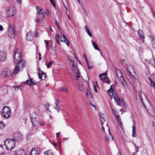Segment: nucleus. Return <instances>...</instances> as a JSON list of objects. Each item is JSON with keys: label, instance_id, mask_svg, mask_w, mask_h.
I'll return each mask as SVG.
<instances>
[{"label": "nucleus", "instance_id": "nucleus-1", "mask_svg": "<svg viewBox=\"0 0 155 155\" xmlns=\"http://www.w3.org/2000/svg\"><path fill=\"white\" fill-rule=\"evenodd\" d=\"M116 85V83L111 85L110 89L107 91V94L109 96L112 95L117 104L119 106H121L124 102L123 100L120 99L117 93L115 91H113V87Z\"/></svg>", "mask_w": 155, "mask_h": 155}, {"label": "nucleus", "instance_id": "nucleus-2", "mask_svg": "<svg viewBox=\"0 0 155 155\" xmlns=\"http://www.w3.org/2000/svg\"><path fill=\"white\" fill-rule=\"evenodd\" d=\"M5 144L7 149L11 150L13 149L15 145V142L14 140L6 139L4 141Z\"/></svg>", "mask_w": 155, "mask_h": 155}, {"label": "nucleus", "instance_id": "nucleus-3", "mask_svg": "<svg viewBox=\"0 0 155 155\" xmlns=\"http://www.w3.org/2000/svg\"><path fill=\"white\" fill-rule=\"evenodd\" d=\"M1 113L2 116L5 118H9L11 115L10 109L7 106L3 107Z\"/></svg>", "mask_w": 155, "mask_h": 155}, {"label": "nucleus", "instance_id": "nucleus-4", "mask_svg": "<svg viewBox=\"0 0 155 155\" xmlns=\"http://www.w3.org/2000/svg\"><path fill=\"white\" fill-rule=\"evenodd\" d=\"M25 62L23 60H21L19 61L17 65L15 67L13 74H12V77H14V75L18 73L19 71L20 68L24 67L25 66Z\"/></svg>", "mask_w": 155, "mask_h": 155}, {"label": "nucleus", "instance_id": "nucleus-5", "mask_svg": "<svg viewBox=\"0 0 155 155\" xmlns=\"http://www.w3.org/2000/svg\"><path fill=\"white\" fill-rule=\"evenodd\" d=\"M139 95L140 96L141 100L142 101L143 103V106L147 111L150 114H151V115L153 116H155V113H154V110L153 108V107L151 106V105L150 106L149 108H147V107L146 106V105L143 104V101H142V98L141 97V96L142 94V93L141 92H140L139 93Z\"/></svg>", "mask_w": 155, "mask_h": 155}, {"label": "nucleus", "instance_id": "nucleus-6", "mask_svg": "<svg viewBox=\"0 0 155 155\" xmlns=\"http://www.w3.org/2000/svg\"><path fill=\"white\" fill-rule=\"evenodd\" d=\"M16 13V10L13 7L8 8L6 11V15L7 16L11 17L14 16Z\"/></svg>", "mask_w": 155, "mask_h": 155}, {"label": "nucleus", "instance_id": "nucleus-7", "mask_svg": "<svg viewBox=\"0 0 155 155\" xmlns=\"http://www.w3.org/2000/svg\"><path fill=\"white\" fill-rule=\"evenodd\" d=\"M127 74L133 78H136V74L134 73V68L132 66L129 65L127 66Z\"/></svg>", "mask_w": 155, "mask_h": 155}, {"label": "nucleus", "instance_id": "nucleus-8", "mask_svg": "<svg viewBox=\"0 0 155 155\" xmlns=\"http://www.w3.org/2000/svg\"><path fill=\"white\" fill-rule=\"evenodd\" d=\"M8 31V36L9 37L12 38H13L15 37V33L14 29L12 25H9Z\"/></svg>", "mask_w": 155, "mask_h": 155}, {"label": "nucleus", "instance_id": "nucleus-9", "mask_svg": "<svg viewBox=\"0 0 155 155\" xmlns=\"http://www.w3.org/2000/svg\"><path fill=\"white\" fill-rule=\"evenodd\" d=\"M11 71L9 69L4 68L2 70L1 74L3 78H5L10 76L11 75Z\"/></svg>", "mask_w": 155, "mask_h": 155}, {"label": "nucleus", "instance_id": "nucleus-10", "mask_svg": "<svg viewBox=\"0 0 155 155\" xmlns=\"http://www.w3.org/2000/svg\"><path fill=\"white\" fill-rule=\"evenodd\" d=\"M13 140L15 141H20L22 138V136L21 133L16 132L14 133L13 135Z\"/></svg>", "mask_w": 155, "mask_h": 155}, {"label": "nucleus", "instance_id": "nucleus-11", "mask_svg": "<svg viewBox=\"0 0 155 155\" xmlns=\"http://www.w3.org/2000/svg\"><path fill=\"white\" fill-rule=\"evenodd\" d=\"M38 75L39 78L42 80H45V78L47 77L46 74L41 70L40 68L38 69Z\"/></svg>", "mask_w": 155, "mask_h": 155}, {"label": "nucleus", "instance_id": "nucleus-12", "mask_svg": "<svg viewBox=\"0 0 155 155\" xmlns=\"http://www.w3.org/2000/svg\"><path fill=\"white\" fill-rule=\"evenodd\" d=\"M36 114L35 113H33L31 114V121L32 122V125L34 127L38 123V122L36 121Z\"/></svg>", "mask_w": 155, "mask_h": 155}, {"label": "nucleus", "instance_id": "nucleus-13", "mask_svg": "<svg viewBox=\"0 0 155 155\" xmlns=\"http://www.w3.org/2000/svg\"><path fill=\"white\" fill-rule=\"evenodd\" d=\"M40 153V149L38 147H35L31 149L29 155H39Z\"/></svg>", "mask_w": 155, "mask_h": 155}, {"label": "nucleus", "instance_id": "nucleus-14", "mask_svg": "<svg viewBox=\"0 0 155 155\" xmlns=\"http://www.w3.org/2000/svg\"><path fill=\"white\" fill-rule=\"evenodd\" d=\"M6 53L3 51H0V60L1 61H5L6 58Z\"/></svg>", "mask_w": 155, "mask_h": 155}, {"label": "nucleus", "instance_id": "nucleus-15", "mask_svg": "<svg viewBox=\"0 0 155 155\" xmlns=\"http://www.w3.org/2000/svg\"><path fill=\"white\" fill-rule=\"evenodd\" d=\"M22 55L21 54H20L15 53L14 57V61L16 63V61L17 62L18 60H21V59L22 58Z\"/></svg>", "mask_w": 155, "mask_h": 155}, {"label": "nucleus", "instance_id": "nucleus-16", "mask_svg": "<svg viewBox=\"0 0 155 155\" xmlns=\"http://www.w3.org/2000/svg\"><path fill=\"white\" fill-rule=\"evenodd\" d=\"M118 79L121 82V84L123 86L126 88H128V86L123 76Z\"/></svg>", "mask_w": 155, "mask_h": 155}, {"label": "nucleus", "instance_id": "nucleus-17", "mask_svg": "<svg viewBox=\"0 0 155 155\" xmlns=\"http://www.w3.org/2000/svg\"><path fill=\"white\" fill-rule=\"evenodd\" d=\"M138 34L140 37V39L142 42H144V35L143 31L140 30H139L138 31Z\"/></svg>", "mask_w": 155, "mask_h": 155}, {"label": "nucleus", "instance_id": "nucleus-18", "mask_svg": "<svg viewBox=\"0 0 155 155\" xmlns=\"http://www.w3.org/2000/svg\"><path fill=\"white\" fill-rule=\"evenodd\" d=\"M114 115L115 117V118L117 119V123H118V124L119 125V126H120V127L122 128V122L121 121L120 119V116L119 115H116L114 113Z\"/></svg>", "mask_w": 155, "mask_h": 155}, {"label": "nucleus", "instance_id": "nucleus-19", "mask_svg": "<svg viewBox=\"0 0 155 155\" xmlns=\"http://www.w3.org/2000/svg\"><path fill=\"white\" fill-rule=\"evenodd\" d=\"M36 7V9L37 12L39 14L42 15L41 16L40 18H43L44 17V15L43 14V13H45L44 10L42 8H38Z\"/></svg>", "mask_w": 155, "mask_h": 155}, {"label": "nucleus", "instance_id": "nucleus-20", "mask_svg": "<svg viewBox=\"0 0 155 155\" xmlns=\"http://www.w3.org/2000/svg\"><path fill=\"white\" fill-rule=\"evenodd\" d=\"M32 31H30L28 32L26 34V39L28 41H31L32 39Z\"/></svg>", "mask_w": 155, "mask_h": 155}, {"label": "nucleus", "instance_id": "nucleus-21", "mask_svg": "<svg viewBox=\"0 0 155 155\" xmlns=\"http://www.w3.org/2000/svg\"><path fill=\"white\" fill-rule=\"evenodd\" d=\"M30 80H27L25 82V84H28L30 86H33V84H36L37 83L34 82L35 80L32 81V79L30 78H29Z\"/></svg>", "mask_w": 155, "mask_h": 155}, {"label": "nucleus", "instance_id": "nucleus-22", "mask_svg": "<svg viewBox=\"0 0 155 155\" xmlns=\"http://www.w3.org/2000/svg\"><path fill=\"white\" fill-rule=\"evenodd\" d=\"M16 155H25V151L22 149H20L16 150L15 152Z\"/></svg>", "mask_w": 155, "mask_h": 155}, {"label": "nucleus", "instance_id": "nucleus-23", "mask_svg": "<svg viewBox=\"0 0 155 155\" xmlns=\"http://www.w3.org/2000/svg\"><path fill=\"white\" fill-rule=\"evenodd\" d=\"M107 74L106 72L103 73V74H100L99 77L100 79L103 82L105 79L106 78Z\"/></svg>", "mask_w": 155, "mask_h": 155}, {"label": "nucleus", "instance_id": "nucleus-24", "mask_svg": "<svg viewBox=\"0 0 155 155\" xmlns=\"http://www.w3.org/2000/svg\"><path fill=\"white\" fill-rule=\"evenodd\" d=\"M72 69L74 73L78 72V68L77 66L75 65V63L72 64Z\"/></svg>", "mask_w": 155, "mask_h": 155}, {"label": "nucleus", "instance_id": "nucleus-25", "mask_svg": "<svg viewBox=\"0 0 155 155\" xmlns=\"http://www.w3.org/2000/svg\"><path fill=\"white\" fill-rule=\"evenodd\" d=\"M115 72L118 78L123 76L121 71L119 70L118 69H116Z\"/></svg>", "mask_w": 155, "mask_h": 155}, {"label": "nucleus", "instance_id": "nucleus-26", "mask_svg": "<svg viewBox=\"0 0 155 155\" xmlns=\"http://www.w3.org/2000/svg\"><path fill=\"white\" fill-rule=\"evenodd\" d=\"M92 43V44L95 49L96 50H97L98 51H99L100 52H101V50L98 47L97 45V44L95 43V42H94L93 40H91Z\"/></svg>", "mask_w": 155, "mask_h": 155}, {"label": "nucleus", "instance_id": "nucleus-27", "mask_svg": "<svg viewBox=\"0 0 155 155\" xmlns=\"http://www.w3.org/2000/svg\"><path fill=\"white\" fill-rule=\"evenodd\" d=\"M62 37H63V39H61V41H66V42H65L66 44L68 45H69V41L67 40V38L66 37V36L64 35L62 36Z\"/></svg>", "mask_w": 155, "mask_h": 155}, {"label": "nucleus", "instance_id": "nucleus-28", "mask_svg": "<svg viewBox=\"0 0 155 155\" xmlns=\"http://www.w3.org/2000/svg\"><path fill=\"white\" fill-rule=\"evenodd\" d=\"M59 90L62 92L67 93L68 91V89L65 87H61L59 88Z\"/></svg>", "mask_w": 155, "mask_h": 155}, {"label": "nucleus", "instance_id": "nucleus-29", "mask_svg": "<svg viewBox=\"0 0 155 155\" xmlns=\"http://www.w3.org/2000/svg\"><path fill=\"white\" fill-rule=\"evenodd\" d=\"M84 28L86 31L87 34L88 35L91 37H92V34L90 31L88 27L87 26H85L84 27Z\"/></svg>", "mask_w": 155, "mask_h": 155}, {"label": "nucleus", "instance_id": "nucleus-30", "mask_svg": "<svg viewBox=\"0 0 155 155\" xmlns=\"http://www.w3.org/2000/svg\"><path fill=\"white\" fill-rule=\"evenodd\" d=\"M86 94L88 98H91L92 97V95L90 91L87 90L86 92Z\"/></svg>", "mask_w": 155, "mask_h": 155}, {"label": "nucleus", "instance_id": "nucleus-31", "mask_svg": "<svg viewBox=\"0 0 155 155\" xmlns=\"http://www.w3.org/2000/svg\"><path fill=\"white\" fill-rule=\"evenodd\" d=\"M132 136L133 137H136V130H135V127L134 125V124L132 126Z\"/></svg>", "mask_w": 155, "mask_h": 155}, {"label": "nucleus", "instance_id": "nucleus-32", "mask_svg": "<svg viewBox=\"0 0 155 155\" xmlns=\"http://www.w3.org/2000/svg\"><path fill=\"white\" fill-rule=\"evenodd\" d=\"M56 41L58 44H60V41H59V36L58 34H56L55 35Z\"/></svg>", "mask_w": 155, "mask_h": 155}, {"label": "nucleus", "instance_id": "nucleus-33", "mask_svg": "<svg viewBox=\"0 0 155 155\" xmlns=\"http://www.w3.org/2000/svg\"><path fill=\"white\" fill-rule=\"evenodd\" d=\"M44 41L46 43V49H49L50 47V45L48 44V43L49 42V41H48L46 40H45Z\"/></svg>", "mask_w": 155, "mask_h": 155}, {"label": "nucleus", "instance_id": "nucleus-34", "mask_svg": "<svg viewBox=\"0 0 155 155\" xmlns=\"http://www.w3.org/2000/svg\"><path fill=\"white\" fill-rule=\"evenodd\" d=\"M45 155H52V153L50 150H48L44 152Z\"/></svg>", "mask_w": 155, "mask_h": 155}, {"label": "nucleus", "instance_id": "nucleus-35", "mask_svg": "<svg viewBox=\"0 0 155 155\" xmlns=\"http://www.w3.org/2000/svg\"><path fill=\"white\" fill-rule=\"evenodd\" d=\"M103 82L106 83L108 84H110L111 82V81L109 80V78L107 77L105 78V79L104 80V81H103Z\"/></svg>", "mask_w": 155, "mask_h": 155}, {"label": "nucleus", "instance_id": "nucleus-36", "mask_svg": "<svg viewBox=\"0 0 155 155\" xmlns=\"http://www.w3.org/2000/svg\"><path fill=\"white\" fill-rule=\"evenodd\" d=\"M5 126V124L3 122H0V129H3Z\"/></svg>", "mask_w": 155, "mask_h": 155}, {"label": "nucleus", "instance_id": "nucleus-37", "mask_svg": "<svg viewBox=\"0 0 155 155\" xmlns=\"http://www.w3.org/2000/svg\"><path fill=\"white\" fill-rule=\"evenodd\" d=\"M86 64L88 67V68L89 70H90L91 68H92L93 67V66L90 65L91 64L90 62L87 61L86 62Z\"/></svg>", "mask_w": 155, "mask_h": 155}, {"label": "nucleus", "instance_id": "nucleus-38", "mask_svg": "<svg viewBox=\"0 0 155 155\" xmlns=\"http://www.w3.org/2000/svg\"><path fill=\"white\" fill-rule=\"evenodd\" d=\"M75 76L78 78H79L80 77V72L78 71V72L74 73Z\"/></svg>", "mask_w": 155, "mask_h": 155}, {"label": "nucleus", "instance_id": "nucleus-39", "mask_svg": "<svg viewBox=\"0 0 155 155\" xmlns=\"http://www.w3.org/2000/svg\"><path fill=\"white\" fill-rule=\"evenodd\" d=\"M153 46L154 48L155 47V38H153L151 41Z\"/></svg>", "mask_w": 155, "mask_h": 155}, {"label": "nucleus", "instance_id": "nucleus-40", "mask_svg": "<svg viewBox=\"0 0 155 155\" xmlns=\"http://www.w3.org/2000/svg\"><path fill=\"white\" fill-rule=\"evenodd\" d=\"M52 61H50L47 64V68H48L50 67V66L52 64Z\"/></svg>", "mask_w": 155, "mask_h": 155}, {"label": "nucleus", "instance_id": "nucleus-41", "mask_svg": "<svg viewBox=\"0 0 155 155\" xmlns=\"http://www.w3.org/2000/svg\"><path fill=\"white\" fill-rule=\"evenodd\" d=\"M51 3L52 4V5L55 7V3L54 0H50Z\"/></svg>", "mask_w": 155, "mask_h": 155}, {"label": "nucleus", "instance_id": "nucleus-42", "mask_svg": "<svg viewBox=\"0 0 155 155\" xmlns=\"http://www.w3.org/2000/svg\"><path fill=\"white\" fill-rule=\"evenodd\" d=\"M101 117L102 118L104 121H105V118H104V114H100Z\"/></svg>", "mask_w": 155, "mask_h": 155}, {"label": "nucleus", "instance_id": "nucleus-43", "mask_svg": "<svg viewBox=\"0 0 155 155\" xmlns=\"http://www.w3.org/2000/svg\"><path fill=\"white\" fill-rule=\"evenodd\" d=\"M150 82L151 86L155 87V83L151 79H150Z\"/></svg>", "mask_w": 155, "mask_h": 155}, {"label": "nucleus", "instance_id": "nucleus-44", "mask_svg": "<svg viewBox=\"0 0 155 155\" xmlns=\"http://www.w3.org/2000/svg\"><path fill=\"white\" fill-rule=\"evenodd\" d=\"M50 104L48 103H47L45 105V107L48 110H49V107Z\"/></svg>", "mask_w": 155, "mask_h": 155}, {"label": "nucleus", "instance_id": "nucleus-45", "mask_svg": "<svg viewBox=\"0 0 155 155\" xmlns=\"http://www.w3.org/2000/svg\"><path fill=\"white\" fill-rule=\"evenodd\" d=\"M55 104L57 106H58V104H57L59 103H60V101L58 99H55Z\"/></svg>", "mask_w": 155, "mask_h": 155}, {"label": "nucleus", "instance_id": "nucleus-46", "mask_svg": "<svg viewBox=\"0 0 155 155\" xmlns=\"http://www.w3.org/2000/svg\"><path fill=\"white\" fill-rule=\"evenodd\" d=\"M150 61H152L153 62V63H151V64L153 66H155V59H153V60H151Z\"/></svg>", "mask_w": 155, "mask_h": 155}, {"label": "nucleus", "instance_id": "nucleus-47", "mask_svg": "<svg viewBox=\"0 0 155 155\" xmlns=\"http://www.w3.org/2000/svg\"><path fill=\"white\" fill-rule=\"evenodd\" d=\"M15 53L20 54L21 52L19 49H17L15 51Z\"/></svg>", "mask_w": 155, "mask_h": 155}, {"label": "nucleus", "instance_id": "nucleus-48", "mask_svg": "<svg viewBox=\"0 0 155 155\" xmlns=\"http://www.w3.org/2000/svg\"><path fill=\"white\" fill-rule=\"evenodd\" d=\"M134 145L135 147V151L137 152L139 151V147H138L135 144H134Z\"/></svg>", "mask_w": 155, "mask_h": 155}, {"label": "nucleus", "instance_id": "nucleus-49", "mask_svg": "<svg viewBox=\"0 0 155 155\" xmlns=\"http://www.w3.org/2000/svg\"><path fill=\"white\" fill-rule=\"evenodd\" d=\"M35 37H39V35H38V31L36 30H35Z\"/></svg>", "mask_w": 155, "mask_h": 155}, {"label": "nucleus", "instance_id": "nucleus-50", "mask_svg": "<svg viewBox=\"0 0 155 155\" xmlns=\"http://www.w3.org/2000/svg\"><path fill=\"white\" fill-rule=\"evenodd\" d=\"M68 61H69V62H70L71 63H73L72 64L74 63V61H73V60H72L71 58H69Z\"/></svg>", "mask_w": 155, "mask_h": 155}, {"label": "nucleus", "instance_id": "nucleus-51", "mask_svg": "<svg viewBox=\"0 0 155 155\" xmlns=\"http://www.w3.org/2000/svg\"><path fill=\"white\" fill-rule=\"evenodd\" d=\"M30 133H28L27 134V139H29L30 137Z\"/></svg>", "mask_w": 155, "mask_h": 155}, {"label": "nucleus", "instance_id": "nucleus-52", "mask_svg": "<svg viewBox=\"0 0 155 155\" xmlns=\"http://www.w3.org/2000/svg\"><path fill=\"white\" fill-rule=\"evenodd\" d=\"M83 56L84 57V58H85V59L86 60V62H87V61H88L87 59V58L86 55V54H83Z\"/></svg>", "mask_w": 155, "mask_h": 155}, {"label": "nucleus", "instance_id": "nucleus-53", "mask_svg": "<svg viewBox=\"0 0 155 155\" xmlns=\"http://www.w3.org/2000/svg\"><path fill=\"white\" fill-rule=\"evenodd\" d=\"M39 57V61H41V53H39L38 54Z\"/></svg>", "mask_w": 155, "mask_h": 155}, {"label": "nucleus", "instance_id": "nucleus-54", "mask_svg": "<svg viewBox=\"0 0 155 155\" xmlns=\"http://www.w3.org/2000/svg\"><path fill=\"white\" fill-rule=\"evenodd\" d=\"M14 89L15 91H17L18 90V88L17 87H14Z\"/></svg>", "mask_w": 155, "mask_h": 155}, {"label": "nucleus", "instance_id": "nucleus-55", "mask_svg": "<svg viewBox=\"0 0 155 155\" xmlns=\"http://www.w3.org/2000/svg\"><path fill=\"white\" fill-rule=\"evenodd\" d=\"M3 30V27L2 25H0V31H2Z\"/></svg>", "mask_w": 155, "mask_h": 155}, {"label": "nucleus", "instance_id": "nucleus-56", "mask_svg": "<svg viewBox=\"0 0 155 155\" xmlns=\"http://www.w3.org/2000/svg\"><path fill=\"white\" fill-rule=\"evenodd\" d=\"M108 130H109V134L110 135V136L111 137V138L112 139V140H113V137H112V136L110 134V129H109V128L108 129Z\"/></svg>", "mask_w": 155, "mask_h": 155}, {"label": "nucleus", "instance_id": "nucleus-57", "mask_svg": "<svg viewBox=\"0 0 155 155\" xmlns=\"http://www.w3.org/2000/svg\"><path fill=\"white\" fill-rule=\"evenodd\" d=\"M52 144L54 147H56L57 146L56 143L55 142H53Z\"/></svg>", "mask_w": 155, "mask_h": 155}, {"label": "nucleus", "instance_id": "nucleus-58", "mask_svg": "<svg viewBox=\"0 0 155 155\" xmlns=\"http://www.w3.org/2000/svg\"><path fill=\"white\" fill-rule=\"evenodd\" d=\"M16 1L19 3H20L21 2V0H15Z\"/></svg>", "mask_w": 155, "mask_h": 155}, {"label": "nucleus", "instance_id": "nucleus-59", "mask_svg": "<svg viewBox=\"0 0 155 155\" xmlns=\"http://www.w3.org/2000/svg\"><path fill=\"white\" fill-rule=\"evenodd\" d=\"M105 137L106 138V140H107L108 141H109L110 140L109 137V138H108L106 135H105Z\"/></svg>", "mask_w": 155, "mask_h": 155}, {"label": "nucleus", "instance_id": "nucleus-60", "mask_svg": "<svg viewBox=\"0 0 155 155\" xmlns=\"http://www.w3.org/2000/svg\"><path fill=\"white\" fill-rule=\"evenodd\" d=\"M47 15H49V12L47 10H46L45 12Z\"/></svg>", "mask_w": 155, "mask_h": 155}, {"label": "nucleus", "instance_id": "nucleus-61", "mask_svg": "<svg viewBox=\"0 0 155 155\" xmlns=\"http://www.w3.org/2000/svg\"><path fill=\"white\" fill-rule=\"evenodd\" d=\"M40 21V19H39V18H38L36 20H35V21L37 23H38L39 21Z\"/></svg>", "mask_w": 155, "mask_h": 155}, {"label": "nucleus", "instance_id": "nucleus-62", "mask_svg": "<svg viewBox=\"0 0 155 155\" xmlns=\"http://www.w3.org/2000/svg\"><path fill=\"white\" fill-rule=\"evenodd\" d=\"M56 109L58 111V112H59V111L60 110V108L59 107H57V108H56Z\"/></svg>", "mask_w": 155, "mask_h": 155}, {"label": "nucleus", "instance_id": "nucleus-63", "mask_svg": "<svg viewBox=\"0 0 155 155\" xmlns=\"http://www.w3.org/2000/svg\"><path fill=\"white\" fill-rule=\"evenodd\" d=\"M28 105V103H25V107H27V106Z\"/></svg>", "mask_w": 155, "mask_h": 155}, {"label": "nucleus", "instance_id": "nucleus-64", "mask_svg": "<svg viewBox=\"0 0 155 155\" xmlns=\"http://www.w3.org/2000/svg\"><path fill=\"white\" fill-rule=\"evenodd\" d=\"M0 155H8L5 153H1Z\"/></svg>", "mask_w": 155, "mask_h": 155}]
</instances>
